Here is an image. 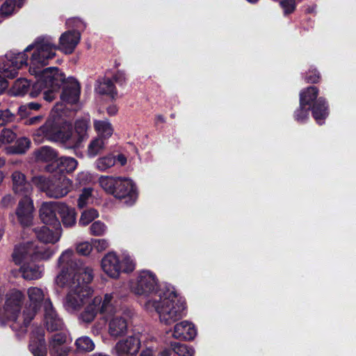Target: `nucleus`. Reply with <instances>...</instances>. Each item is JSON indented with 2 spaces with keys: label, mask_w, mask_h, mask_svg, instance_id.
Returning a JSON list of instances; mask_svg holds the SVG:
<instances>
[{
  "label": "nucleus",
  "mask_w": 356,
  "mask_h": 356,
  "mask_svg": "<svg viewBox=\"0 0 356 356\" xmlns=\"http://www.w3.org/2000/svg\"><path fill=\"white\" fill-rule=\"evenodd\" d=\"M131 290L141 298L147 311L157 313L161 323L170 325L186 315L185 301L174 286L159 285L156 275L150 270L138 272L136 280L131 282Z\"/></svg>",
  "instance_id": "obj_1"
},
{
  "label": "nucleus",
  "mask_w": 356,
  "mask_h": 356,
  "mask_svg": "<svg viewBox=\"0 0 356 356\" xmlns=\"http://www.w3.org/2000/svg\"><path fill=\"white\" fill-rule=\"evenodd\" d=\"M81 34L76 31L63 33L59 39L57 47L53 38L50 36L38 38L33 44H29L22 52L10 51L7 53L1 62V75L13 79L17 74V70L23 65H27L26 52L34 49L31 59L29 72L31 74H38L40 67L48 63V60L56 56V50L59 49L65 54L72 53L79 42Z\"/></svg>",
  "instance_id": "obj_2"
},
{
  "label": "nucleus",
  "mask_w": 356,
  "mask_h": 356,
  "mask_svg": "<svg viewBox=\"0 0 356 356\" xmlns=\"http://www.w3.org/2000/svg\"><path fill=\"white\" fill-rule=\"evenodd\" d=\"M63 105L57 104L53 108L50 117L45 124L38 131L37 135H42L47 140L59 142L66 148L76 147L88 137V130L90 127V118L86 117L77 120L75 122L74 131L72 124L63 117Z\"/></svg>",
  "instance_id": "obj_3"
},
{
  "label": "nucleus",
  "mask_w": 356,
  "mask_h": 356,
  "mask_svg": "<svg viewBox=\"0 0 356 356\" xmlns=\"http://www.w3.org/2000/svg\"><path fill=\"white\" fill-rule=\"evenodd\" d=\"M34 75L37 80L30 92L31 97H36L42 92L44 99L51 102L56 98L58 89L63 84L61 100L70 104L78 102L80 86L74 78L69 77L66 79L65 74L58 68L52 67L42 70L39 69L38 74Z\"/></svg>",
  "instance_id": "obj_4"
},
{
  "label": "nucleus",
  "mask_w": 356,
  "mask_h": 356,
  "mask_svg": "<svg viewBox=\"0 0 356 356\" xmlns=\"http://www.w3.org/2000/svg\"><path fill=\"white\" fill-rule=\"evenodd\" d=\"M91 281L83 278H69L66 280L60 276L55 279L56 284L67 291L63 299L64 309L70 314H76L92 297L93 290L88 286Z\"/></svg>",
  "instance_id": "obj_5"
},
{
  "label": "nucleus",
  "mask_w": 356,
  "mask_h": 356,
  "mask_svg": "<svg viewBox=\"0 0 356 356\" xmlns=\"http://www.w3.org/2000/svg\"><path fill=\"white\" fill-rule=\"evenodd\" d=\"M86 303L79 317L80 321L86 323L93 321L99 313L104 316L111 315L119 308L118 295L115 292L106 293L104 297H91Z\"/></svg>",
  "instance_id": "obj_6"
},
{
  "label": "nucleus",
  "mask_w": 356,
  "mask_h": 356,
  "mask_svg": "<svg viewBox=\"0 0 356 356\" xmlns=\"http://www.w3.org/2000/svg\"><path fill=\"white\" fill-rule=\"evenodd\" d=\"M57 264L60 271L56 279L60 276L66 280L81 277L83 278V280L92 281L93 279L92 269L77 259L71 249L65 250L61 253Z\"/></svg>",
  "instance_id": "obj_7"
},
{
  "label": "nucleus",
  "mask_w": 356,
  "mask_h": 356,
  "mask_svg": "<svg viewBox=\"0 0 356 356\" xmlns=\"http://www.w3.org/2000/svg\"><path fill=\"white\" fill-rule=\"evenodd\" d=\"M102 270L112 279H119L122 273L129 274L136 269L134 257L127 252L117 253L111 251L101 261Z\"/></svg>",
  "instance_id": "obj_8"
},
{
  "label": "nucleus",
  "mask_w": 356,
  "mask_h": 356,
  "mask_svg": "<svg viewBox=\"0 0 356 356\" xmlns=\"http://www.w3.org/2000/svg\"><path fill=\"white\" fill-rule=\"evenodd\" d=\"M318 90L315 86H310L300 92V102L301 108L303 106H307L312 108V115L316 122L321 125L324 123L325 118L328 116L327 104L323 97L317 98ZM305 116L307 115V111L301 108Z\"/></svg>",
  "instance_id": "obj_9"
},
{
  "label": "nucleus",
  "mask_w": 356,
  "mask_h": 356,
  "mask_svg": "<svg viewBox=\"0 0 356 356\" xmlns=\"http://www.w3.org/2000/svg\"><path fill=\"white\" fill-rule=\"evenodd\" d=\"M56 252V249L31 241L17 246L13 254L15 264H20L28 259L34 261H46L49 259Z\"/></svg>",
  "instance_id": "obj_10"
},
{
  "label": "nucleus",
  "mask_w": 356,
  "mask_h": 356,
  "mask_svg": "<svg viewBox=\"0 0 356 356\" xmlns=\"http://www.w3.org/2000/svg\"><path fill=\"white\" fill-rule=\"evenodd\" d=\"M26 293L29 300V308L23 312L24 323L27 326L42 306L47 308V302L51 301L46 288L31 286L27 289Z\"/></svg>",
  "instance_id": "obj_11"
},
{
  "label": "nucleus",
  "mask_w": 356,
  "mask_h": 356,
  "mask_svg": "<svg viewBox=\"0 0 356 356\" xmlns=\"http://www.w3.org/2000/svg\"><path fill=\"white\" fill-rule=\"evenodd\" d=\"M40 188L49 197L60 198L65 196L72 188V181L66 177L59 179H46L36 177L34 179Z\"/></svg>",
  "instance_id": "obj_12"
},
{
  "label": "nucleus",
  "mask_w": 356,
  "mask_h": 356,
  "mask_svg": "<svg viewBox=\"0 0 356 356\" xmlns=\"http://www.w3.org/2000/svg\"><path fill=\"white\" fill-rule=\"evenodd\" d=\"M113 195L120 200L124 199L127 205H131L138 197L136 186L131 179L119 177Z\"/></svg>",
  "instance_id": "obj_13"
},
{
  "label": "nucleus",
  "mask_w": 356,
  "mask_h": 356,
  "mask_svg": "<svg viewBox=\"0 0 356 356\" xmlns=\"http://www.w3.org/2000/svg\"><path fill=\"white\" fill-rule=\"evenodd\" d=\"M140 347V334H134L120 340L115 346L117 356H136Z\"/></svg>",
  "instance_id": "obj_14"
},
{
  "label": "nucleus",
  "mask_w": 356,
  "mask_h": 356,
  "mask_svg": "<svg viewBox=\"0 0 356 356\" xmlns=\"http://www.w3.org/2000/svg\"><path fill=\"white\" fill-rule=\"evenodd\" d=\"M117 312L113 314V316L108 322V332L113 338L120 337L127 334L128 330V318L130 317V312H123L121 314H118Z\"/></svg>",
  "instance_id": "obj_15"
},
{
  "label": "nucleus",
  "mask_w": 356,
  "mask_h": 356,
  "mask_svg": "<svg viewBox=\"0 0 356 356\" xmlns=\"http://www.w3.org/2000/svg\"><path fill=\"white\" fill-rule=\"evenodd\" d=\"M60 202H46L40 209V218L42 222L52 227H61L56 214L59 212Z\"/></svg>",
  "instance_id": "obj_16"
},
{
  "label": "nucleus",
  "mask_w": 356,
  "mask_h": 356,
  "mask_svg": "<svg viewBox=\"0 0 356 356\" xmlns=\"http://www.w3.org/2000/svg\"><path fill=\"white\" fill-rule=\"evenodd\" d=\"M34 206L30 196H24L19 202L16 210L19 222L23 227L32 225L33 219Z\"/></svg>",
  "instance_id": "obj_17"
},
{
  "label": "nucleus",
  "mask_w": 356,
  "mask_h": 356,
  "mask_svg": "<svg viewBox=\"0 0 356 356\" xmlns=\"http://www.w3.org/2000/svg\"><path fill=\"white\" fill-rule=\"evenodd\" d=\"M24 300V294L19 290H12L6 295L5 310L6 318L15 321L19 308Z\"/></svg>",
  "instance_id": "obj_18"
},
{
  "label": "nucleus",
  "mask_w": 356,
  "mask_h": 356,
  "mask_svg": "<svg viewBox=\"0 0 356 356\" xmlns=\"http://www.w3.org/2000/svg\"><path fill=\"white\" fill-rule=\"evenodd\" d=\"M197 335V329L195 325L188 321L184 320L176 323L172 330V336L179 340H193Z\"/></svg>",
  "instance_id": "obj_19"
},
{
  "label": "nucleus",
  "mask_w": 356,
  "mask_h": 356,
  "mask_svg": "<svg viewBox=\"0 0 356 356\" xmlns=\"http://www.w3.org/2000/svg\"><path fill=\"white\" fill-rule=\"evenodd\" d=\"M38 239L44 243L54 244L57 243L62 235L61 227H53L51 229L47 226H42L40 228L34 229Z\"/></svg>",
  "instance_id": "obj_20"
},
{
  "label": "nucleus",
  "mask_w": 356,
  "mask_h": 356,
  "mask_svg": "<svg viewBox=\"0 0 356 356\" xmlns=\"http://www.w3.org/2000/svg\"><path fill=\"white\" fill-rule=\"evenodd\" d=\"M67 332H60L52 335L49 343L50 353L52 356H65L70 348L62 345L67 341Z\"/></svg>",
  "instance_id": "obj_21"
},
{
  "label": "nucleus",
  "mask_w": 356,
  "mask_h": 356,
  "mask_svg": "<svg viewBox=\"0 0 356 356\" xmlns=\"http://www.w3.org/2000/svg\"><path fill=\"white\" fill-rule=\"evenodd\" d=\"M44 320L49 331L61 330L63 327V321L58 316L51 301L48 300L47 308L44 309Z\"/></svg>",
  "instance_id": "obj_22"
},
{
  "label": "nucleus",
  "mask_w": 356,
  "mask_h": 356,
  "mask_svg": "<svg viewBox=\"0 0 356 356\" xmlns=\"http://www.w3.org/2000/svg\"><path fill=\"white\" fill-rule=\"evenodd\" d=\"M34 154L38 161L51 163V164L46 166L47 171L50 172L55 171L54 165L56 160H57L58 154L53 148L44 146L36 150Z\"/></svg>",
  "instance_id": "obj_23"
},
{
  "label": "nucleus",
  "mask_w": 356,
  "mask_h": 356,
  "mask_svg": "<svg viewBox=\"0 0 356 356\" xmlns=\"http://www.w3.org/2000/svg\"><path fill=\"white\" fill-rule=\"evenodd\" d=\"M13 182V189L17 194L24 196H30L32 188L31 184L26 181L25 176L19 172H15L12 175Z\"/></svg>",
  "instance_id": "obj_24"
},
{
  "label": "nucleus",
  "mask_w": 356,
  "mask_h": 356,
  "mask_svg": "<svg viewBox=\"0 0 356 356\" xmlns=\"http://www.w3.org/2000/svg\"><path fill=\"white\" fill-rule=\"evenodd\" d=\"M29 350L33 356H47V350L42 330H40L37 336L33 335Z\"/></svg>",
  "instance_id": "obj_25"
},
{
  "label": "nucleus",
  "mask_w": 356,
  "mask_h": 356,
  "mask_svg": "<svg viewBox=\"0 0 356 356\" xmlns=\"http://www.w3.org/2000/svg\"><path fill=\"white\" fill-rule=\"evenodd\" d=\"M43 270V266L35 264H24L20 268L22 275L26 280H34L41 278Z\"/></svg>",
  "instance_id": "obj_26"
},
{
  "label": "nucleus",
  "mask_w": 356,
  "mask_h": 356,
  "mask_svg": "<svg viewBox=\"0 0 356 356\" xmlns=\"http://www.w3.org/2000/svg\"><path fill=\"white\" fill-rule=\"evenodd\" d=\"M58 214L65 227H71L76 224V213L75 209L64 202L60 203Z\"/></svg>",
  "instance_id": "obj_27"
},
{
  "label": "nucleus",
  "mask_w": 356,
  "mask_h": 356,
  "mask_svg": "<svg viewBox=\"0 0 356 356\" xmlns=\"http://www.w3.org/2000/svg\"><path fill=\"white\" fill-rule=\"evenodd\" d=\"M93 125L95 130L97 133V137L102 138L105 140H107L113 133V126L106 119L95 120Z\"/></svg>",
  "instance_id": "obj_28"
},
{
  "label": "nucleus",
  "mask_w": 356,
  "mask_h": 356,
  "mask_svg": "<svg viewBox=\"0 0 356 356\" xmlns=\"http://www.w3.org/2000/svg\"><path fill=\"white\" fill-rule=\"evenodd\" d=\"M77 161L70 156H62L57 158L54 165L55 170L58 169L60 172H72L77 167Z\"/></svg>",
  "instance_id": "obj_29"
},
{
  "label": "nucleus",
  "mask_w": 356,
  "mask_h": 356,
  "mask_svg": "<svg viewBox=\"0 0 356 356\" xmlns=\"http://www.w3.org/2000/svg\"><path fill=\"white\" fill-rule=\"evenodd\" d=\"M119 177L102 175L99 178L100 187L107 193L113 195Z\"/></svg>",
  "instance_id": "obj_30"
},
{
  "label": "nucleus",
  "mask_w": 356,
  "mask_h": 356,
  "mask_svg": "<svg viewBox=\"0 0 356 356\" xmlns=\"http://www.w3.org/2000/svg\"><path fill=\"white\" fill-rule=\"evenodd\" d=\"M95 90L98 93L106 95L112 99H114L117 95L115 86L109 79H104L99 83Z\"/></svg>",
  "instance_id": "obj_31"
},
{
  "label": "nucleus",
  "mask_w": 356,
  "mask_h": 356,
  "mask_svg": "<svg viewBox=\"0 0 356 356\" xmlns=\"http://www.w3.org/2000/svg\"><path fill=\"white\" fill-rule=\"evenodd\" d=\"M106 143V140L102 138L97 137L92 140L88 146V156L89 157H95L102 150L104 149Z\"/></svg>",
  "instance_id": "obj_32"
},
{
  "label": "nucleus",
  "mask_w": 356,
  "mask_h": 356,
  "mask_svg": "<svg viewBox=\"0 0 356 356\" xmlns=\"http://www.w3.org/2000/svg\"><path fill=\"white\" fill-rule=\"evenodd\" d=\"M76 350L80 353L91 352L95 349V343L88 336L79 337L74 343Z\"/></svg>",
  "instance_id": "obj_33"
},
{
  "label": "nucleus",
  "mask_w": 356,
  "mask_h": 356,
  "mask_svg": "<svg viewBox=\"0 0 356 356\" xmlns=\"http://www.w3.org/2000/svg\"><path fill=\"white\" fill-rule=\"evenodd\" d=\"M115 164V156L108 154L97 159L95 162L96 169L104 172Z\"/></svg>",
  "instance_id": "obj_34"
},
{
  "label": "nucleus",
  "mask_w": 356,
  "mask_h": 356,
  "mask_svg": "<svg viewBox=\"0 0 356 356\" xmlns=\"http://www.w3.org/2000/svg\"><path fill=\"white\" fill-rule=\"evenodd\" d=\"M31 141L27 138H21L18 139L15 146L6 148L7 153L23 154L30 147Z\"/></svg>",
  "instance_id": "obj_35"
},
{
  "label": "nucleus",
  "mask_w": 356,
  "mask_h": 356,
  "mask_svg": "<svg viewBox=\"0 0 356 356\" xmlns=\"http://www.w3.org/2000/svg\"><path fill=\"white\" fill-rule=\"evenodd\" d=\"M93 189L92 188H84L77 201V206L79 209H82L90 204H92L94 197L92 195Z\"/></svg>",
  "instance_id": "obj_36"
},
{
  "label": "nucleus",
  "mask_w": 356,
  "mask_h": 356,
  "mask_svg": "<svg viewBox=\"0 0 356 356\" xmlns=\"http://www.w3.org/2000/svg\"><path fill=\"white\" fill-rule=\"evenodd\" d=\"M99 214L97 209L90 208L84 210L80 216L79 223L81 226H86L99 217Z\"/></svg>",
  "instance_id": "obj_37"
},
{
  "label": "nucleus",
  "mask_w": 356,
  "mask_h": 356,
  "mask_svg": "<svg viewBox=\"0 0 356 356\" xmlns=\"http://www.w3.org/2000/svg\"><path fill=\"white\" fill-rule=\"evenodd\" d=\"M108 232L107 225L101 220L94 221L89 227V232L92 236H104Z\"/></svg>",
  "instance_id": "obj_38"
},
{
  "label": "nucleus",
  "mask_w": 356,
  "mask_h": 356,
  "mask_svg": "<svg viewBox=\"0 0 356 356\" xmlns=\"http://www.w3.org/2000/svg\"><path fill=\"white\" fill-rule=\"evenodd\" d=\"M173 352L179 356H193L195 349L186 344L175 343L172 345Z\"/></svg>",
  "instance_id": "obj_39"
},
{
  "label": "nucleus",
  "mask_w": 356,
  "mask_h": 356,
  "mask_svg": "<svg viewBox=\"0 0 356 356\" xmlns=\"http://www.w3.org/2000/svg\"><path fill=\"white\" fill-rule=\"evenodd\" d=\"M17 0H6L1 5V17L10 16L15 12Z\"/></svg>",
  "instance_id": "obj_40"
},
{
  "label": "nucleus",
  "mask_w": 356,
  "mask_h": 356,
  "mask_svg": "<svg viewBox=\"0 0 356 356\" xmlns=\"http://www.w3.org/2000/svg\"><path fill=\"white\" fill-rule=\"evenodd\" d=\"M29 84L26 79H18L16 81H15L13 88L14 91L13 94L15 95H22L24 94L27 88L29 87Z\"/></svg>",
  "instance_id": "obj_41"
},
{
  "label": "nucleus",
  "mask_w": 356,
  "mask_h": 356,
  "mask_svg": "<svg viewBox=\"0 0 356 356\" xmlns=\"http://www.w3.org/2000/svg\"><path fill=\"white\" fill-rule=\"evenodd\" d=\"M94 180V176L88 171H81L79 172L76 177V181L80 185H86L91 183Z\"/></svg>",
  "instance_id": "obj_42"
},
{
  "label": "nucleus",
  "mask_w": 356,
  "mask_h": 356,
  "mask_svg": "<svg viewBox=\"0 0 356 356\" xmlns=\"http://www.w3.org/2000/svg\"><path fill=\"white\" fill-rule=\"evenodd\" d=\"M92 244L93 248L98 252H102L109 247V242L106 238L92 239Z\"/></svg>",
  "instance_id": "obj_43"
},
{
  "label": "nucleus",
  "mask_w": 356,
  "mask_h": 356,
  "mask_svg": "<svg viewBox=\"0 0 356 356\" xmlns=\"http://www.w3.org/2000/svg\"><path fill=\"white\" fill-rule=\"evenodd\" d=\"M301 104H300L299 108L295 111L294 113V118L296 120H297L299 122H304L306 120L308 119L309 115V110H312V108H309L307 106H303L302 110H305L307 111V115L305 116V113L303 111H300L301 110Z\"/></svg>",
  "instance_id": "obj_44"
},
{
  "label": "nucleus",
  "mask_w": 356,
  "mask_h": 356,
  "mask_svg": "<svg viewBox=\"0 0 356 356\" xmlns=\"http://www.w3.org/2000/svg\"><path fill=\"white\" fill-rule=\"evenodd\" d=\"M92 248L93 247L92 242L90 243L88 241H85L80 243L76 245L77 252L85 256L88 255L91 252Z\"/></svg>",
  "instance_id": "obj_45"
},
{
  "label": "nucleus",
  "mask_w": 356,
  "mask_h": 356,
  "mask_svg": "<svg viewBox=\"0 0 356 356\" xmlns=\"http://www.w3.org/2000/svg\"><path fill=\"white\" fill-rule=\"evenodd\" d=\"M284 10V15H289L293 13L296 8V2L294 0H283L280 3Z\"/></svg>",
  "instance_id": "obj_46"
},
{
  "label": "nucleus",
  "mask_w": 356,
  "mask_h": 356,
  "mask_svg": "<svg viewBox=\"0 0 356 356\" xmlns=\"http://www.w3.org/2000/svg\"><path fill=\"white\" fill-rule=\"evenodd\" d=\"M16 138L15 134L9 129L1 130V145L3 143H10Z\"/></svg>",
  "instance_id": "obj_47"
},
{
  "label": "nucleus",
  "mask_w": 356,
  "mask_h": 356,
  "mask_svg": "<svg viewBox=\"0 0 356 356\" xmlns=\"http://www.w3.org/2000/svg\"><path fill=\"white\" fill-rule=\"evenodd\" d=\"M320 74L315 68H311L305 76V80L309 83H317L320 79Z\"/></svg>",
  "instance_id": "obj_48"
},
{
  "label": "nucleus",
  "mask_w": 356,
  "mask_h": 356,
  "mask_svg": "<svg viewBox=\"0 0 356 356\" xmlns=\"http://www.w3.org/2000/svg\"><path fill=\"white\" fill-rule=\"evenodd\" d=\"M41 107L40 104L37 102H30L25 105H22L19 107L21 112H26L27 110H35L37 111Z\"/></svg>",
  "instance_id": "obj_49"
},
{
  "label": "nucleus",
  "mask_w": 356,
  "mask_h": 356,
  "mask_svg": "<svg viewBox=\"0 0 356 356\" xmlns=\"http://www.w3.org/2000/svg\"><path fill=\"white\" fill-rule=\"evenodd\" d=\"M14 119L13 114L9 110L1 111V122H8Z\"/></svg>",
  "instance_id": "obj_50"
},
{
  "label": "nucleus",
  "mask_w": 356,
  "mask_h": 356,
  "mask_svg": "<svg viewBox=\"0 0 356 356\" xmlns=\"http://www.w3.org/2000/svg\"><path fill=\"white\" fill-rule=\"evenodd\" d=\"M115 81L120 85H122L125 81V74L122 72H118L114 76Z\"/></svg>",
  "instance_id": "obj_51"
},
{
  "label": "nucleus",
  "mask_w": 356,
  "mask_h": 356,
  "mask_svg": "<svg viewBox=\"0 0 356 356\" xmlns=\"http://www.w3.org/2000/svg\"><path fill=\"white\" fill-rule=\"evenodd\" d=\"M116 161H118L120 165L124 166L127 162V159L124 154H120L115 157V162Z\"/></svg>",
  "instance_id": "obj_52"
},
{
  "label": "nucleus",
  "mask_w": 356,
  "mask_h": 356,
  "mask_svg": "<svg viewBox=\"0 0 356 356\" xmlns=\"http://www.w3.org/2000/svg\"><path fill=\"white\" fill-rule=\"evenodd\" d=\"M42 117L41 115L33 117V118H31L30 119H29L26 122L29 124H35V123L40 122L42 120Z\"/></svg>",
  "instance_id": "obj_53"
},
{
  "label": "nucleus",
  "mask_w": 356,
  "mask_h": 356,
  "mask_svg": "<svg viewBox=\"0 0 356 356\" xmlns=\"http://www.w3.org/2000/svg\"><path fill=\"white\" fill-rule=\"evenodd\" d=\"M107 112L109 115H114L117 113L118 112V108L116 107V106H110L109 107H108L107 108Z\"/></svg>",
  "instance_id": "obj_54"
},
{
  "label": "nucleus",
  "mask_w": 356,
  "mask_h": 356,
  "mask_svg": "<svg viewBox=\"0 0 356 356\" xmlns=\"http://www.w3.org/2000/svg\"><path fill=\"white\" fill-rule=\"evenodd\" d=\"M172 350L168 349H165L159 353L157 356H171Z\"/></svg>",
  "instance_id": "obj_55"
},
{
  "label": "nucleus",
  "mask_w": 356,
  "mask_h": 356,
  "mask_svg": "<svg viewBox=\"0 0 356 356\" xmlns=\"http://www.w3.org/2000/svg\"><path fill=\"white\" fill-rule=\"evenodd\" d=\"M140 356H153L152 350L151 348H147L141 353Z\"/></svg>",
  "instance_id": "obj_56"
},
{
  "label": "nucleus",
  "mask_w": 356,
  "mask_h": 356,
  "mask_svg": "<svg viewBox=\"0 0 356 356\" xmlns=\"http://www.w3.org/2000/svg\"><path fill=\"white\" fill-rule=\"evenodd\" d=\"M102 329V326L99 327L98 325H95L94 327H92V332L94 333L98 334L101 331Z\"/></svg>",
  "instance_id": "obj_57"
},
{
  "label": "nucleus",
  "mask_w": 356,
  "mask_h": 356,
  "mask_svg": "<svg viewBox=\"0 0 356 356\" xmlns=\"http://www.w3.org/2000/svg\"><path fill=\"white\" fill-rule=\"evenodd\" d=\"M1 92H3V90H5L6 88H7L8 87V83L3 80L1 79Z\"/></svg>",
  "instance_id": "obj_58"
},
{
  "label": "nucleus",
  "mask_w": 356,
  "mask_h": 356,
  "mask_svg": "<svg viewBox=\"0 0 356 356\" xmlns=\"http://www.w3.org/2000/svg\"><path fill=\"white\" fill-rule=\"evenodd\" d=\"M249 3H256L258 0H247Z\"/></svg>",
  "instance_id": "obj_59"
}]
</instances>
